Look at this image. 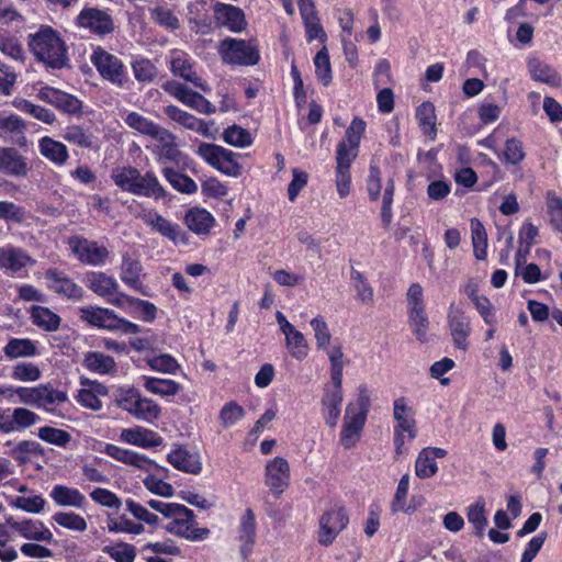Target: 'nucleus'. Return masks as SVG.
<instances>
[{
	"instance_id": "nucleus-49",
	"label": "nucleus",
	"mask_w": 562,
	"mask_h": 562,
	"mask_svg": "<svg viewBox=\"0 0 562 562\" xmlns=\"http://www.w3.org/2000/svg\"><path fill=\"white\" fill-rule=\"evenodd\" d=\"M65 140L81 148H92L94 136L80 125H70L63 134Z\"/></svg>"
},
{
	"instance_id": "nucleus-27",
	"label": "nucleus",
	"mask_w": 562,
	"mask_h": 562,
	"mask_svg": "<svg viewBox=\"0 0 562 562\" xmlns=\"http://www.w3.org/2000/svg\"><path fill=\"white\" fill-rule=\"evenodd\" d=\"M85 283L90 291L103 299L113 295L119 289L116 279L102 271H88Z\"/></svg>"
},
{
	"instance_id": "nucleus-1",
	"label": "nucleus",
	"mask_w": 562,
	"mask_h": 562,
	"mask_svg": "<svg viewBox=\"0 0 562 562\" xmlns=\"http://www.w3.org/2000/svg\"><path fill=\"white\" fill-rule=\"evenodd\" d=\"M146 505L153 510L160 513L165 518L171 519L166 526V531L184 538L189 541H203L211 535V530L204 527H196L195 515L192 509L178 503H166L158 499H149Z\"/></svg>"
},
{
	"instance_id": "nucleus-60",
	"label": "nucleus",
	"mask_w": 562,
	"mask_h": 562,
	"mask_svg": "<svg viewBox=\"0 0 562 562\" xmlns=\"http://www.w3.org/2000/svg\"><path fill=\"white\" fill-rule=\"evenodd\" d=\"M124 122L130 128L146 136H150L157 126V123L134 111L127 113Z\"/></svg>"
},
{
	"instance_id": "nucleus-28",
	"label": "nucleus",
	"mask_w": 562,
	"mask_h": 562,
	"mask_svg": "<svg viewBox=\"0 0 562 562\" xmlns=\"http://www.w3.org/2000/svg\"><path fill=\"white\" fill-rule=\"evenodd\" d=\"M143 221L161 236L170 239L171 241L176 244L184 241L186 234L181 231V227L176 223H171L159 213L151 211L143 217Z\"/></svg>"
},
{
	"instance_id": "nucleus-61",
	"label": "nucleus",
	"mask_w": 562,
	"mask_h": 562,
	"mask_svg": "<svg viewBox=\"0 0 562 562\" xmlns=\"http://www.w3.org/2000/svg\"><path fill=\"white\" fill-rule=\"evenodd\" d=\"M150 16L156 24L165 29L175 31L180 27L177 15L166 7H156L151 9Z\"/></svg>"
},
{
	"instance_id": "nucleus-13",
	"label": "nucleus",
	"mask_w": 562,
	"mask_h": 562,
	"mask_svg": "<svg viewBox=\"0 0 562 562\" xmlns=\"http://www.w3.org/2000/svg\"><path fill=\"white\" fill-rule=\"evenodd\" d=\"M47 289L55 294L71 301H80L83 299L85 291L64 271L57 268H49L45 271Z\"/></svg>"
},
{
	"instance_id": "nucleus-59",
	"label": "nucleus",
	"mask_w": 562,
	"mask_h": 562,
	"mask_svg": "<svg viewBox=\"0 0 562 562\" xmlns=\"http://www.w3.org/2000/svg\"><path fill=\"white\" fill-rule=\"evenodd\" d=\"M135 79L138 82H151L157 76V67L147 58H139L132 63Z\"/></svg>"
},
{
	"instance_id": "nucleus-9",
	"label": "nucleus",
	"mask_w": 562,
	"mask_h": 562,
	"mask_svg": "<svg viewBox=\"0 0 562 562\" xmlns=\"http://www.w3.org/2000/svg\"><path fill=\"white\" fill-rule=\"evenodd\" d=\"M351 125L347 127L342 140L337 145L336 150V187L340 198L350 193L351 181Z\"/></svg>"
},
{
	"instance_id": "nucleus-40",
	"label": "nucleus",
	"mask_w": 562,
	"mask_h": 562,
	"mask_svg": "<svg viewBox=\"0 0 562 562\" xmlns=\"http://www.w3.org/2000/svg\"><path fill=\"white\" fill-rule=\"evenodd\" d=\"M16 527L20 536L25 539L46 542L53 540V533L41 520L24 519Z\"/></svg>"
},
{
	"instance_id": "nucleus-12",
	"label": "nucleus",
	"mask_w": 562,
	"mask_h": 562,
	"mask_svg": "<svg viewBox=\"0 0 562 562\" xmlns=\"http://www.w3.org/2000/svg\"><path fill=\"white\" fill-rule=\"evenodd\" d=\"M37 98L63 113L78 116L82 114V101L60 89L45 86L38 90Z\"/></svg>"
},
{
	"instance_id": "nucleus-63",
	"label": "nucleus",
	"mask_w": 562,
	"mask_h": 562,
	"mask_svg": "<svg viewBox=\"0 0 562 562\" xmlns=\"http://www.w3.org/2000/svg\"><path fill=\"white\" fill-rule=\"evenodd\" d=\"M12 379L22 382H34L42 376L40 368L32 362H19L13 367Z\"/></svg>"
},
{
	"instance_id": "nucleus-24",
	"label": "nucleus",
	"mask_w": 562,
	"mask_h": 562,
	"mask_svg": "<svg viewBox=\"0 0 562 562\" xmlns=\"http://www.w3.org/2000/svg\"><path fill=\"white\" fill-rule=\"evenodd\" d=\"M167 461L177 470L198 475L202 471V462L198 453L178 446L167 454Z\"/></svg>"
},
{
	"instance_id": "nucleus-44",
	"label": "nucleus",
	"mask_w": 562,
	"mask_h": 562,
	"mask_svg": "<svg viewBox=\"0 0 562 562\" xmlns=\"http://www.w3.org/2000/svg\"><path fill=\"white\" fill-rule=\"evenodd\" d=\"M467 518L468 521L473 525L475 536L482 538L488 524L485 514V503L483 499H480L468 507Z\"/></svg>"
},
{
	"instance_id": "nucleus-22",
	"label": "nucleus",
	"mask_w": 562,
	"mask_h": 562,
	"mask_svg": "<svg viewBox=\"0 0 562 562\" xmlns=\"http://www.w3.org/2000/svg\"><path fill=\"white\" fill-rule=\"evenodd\" d=\"M214 19L218 24L235 33H240L247 25L244 11L233 4L215 2Z\"/></svg>"
},
{
	"instance_id": "nucleus-21",
	"label": "nucleus",
	"mask_w": 562,
	"mask_h": 562,
	"mask_svg": "<svg viewBox=\"0 0 562 562\" xmlns=\"http://www.w3.org/2000/svg\"><path fill=\"white\" fill-rule=\"evenodd\" d=\"M372 404V392L368 385L360 384L353 407V445L360 440Z\"/></svg>"
},
{
	"instance_id": "nucleus-35",
	"label": "nucleus",
	"mask_w": 562,
	"mask_h": 562,
	"mask_svg": "<svg viewBox=\"0 0 562 562\" xmlns=\"http://www.w3.org/2000/svg\"><path fill=\"white\" fill-rule=\"evenodd\" d=\"M49 496L59 506H71L83 509L87 505V499L79 490L60 484L53 487Z\"/></svg>"
},
{
	"instance_id": "nucleus-54",
	"label": "nucleus",
	"mask_w": 562,
	"mask_h": 562,
	"mask_svg": "<svg viewBox=\"0 0 562 562\" xmlns=\"http://www.w3.org/2000/svg\"><path fill=\"white\" fill-rule=\"evenodd\" d=\"M126 510L131 513V515L153 528H157L159 526L160 519L156 514L150 513L144 505L134 501L133 498L125 499Z\"/></svg>"
},
{
	"instance_id": "nucleus-2",
	"label": "nucleus",
	"mask_w": 562,
	"mask_h": 562,
	"mask_svg": "<svg viewBox=\"0 0 562 562\" xmlns=\"http://www.w3.org/2000/svg\"><path fill=\"white\" fill-rule=\"evenodd\" d=\"M30 50L35 58L49 69L69 66L68 50L59 33L50 26H42L27 37Z\"/></svg>"
},
{
	"instance_id": "nucleus-45",
	"label": "nucleus",
	"mask_w": 562,
	"mask_h": 562,
	"mask_svg": "<svg viewBox=\"0 0 562 562\" xmlns=\"http://www.w3.org/2000/svg\"><path fill=\"white\" fill-rule=\"evenodd\" d=\"M223 139L226 144L239 148L248 147L254 142L250 132L236 124L224 130Z\"/></svg>"
},
{
	"instance_id": "nucleus-55",
	"label": "nucleus",
	"mask_w": 562,
	"mask_h": 562,
	"mask_svg": "<svg viewBox=\"0 0 562 562\" xmlns=\"http://www.w3.org/2000/svg\"><path fill=\"white\" fill-rule=\"evenodd\" d=\"M315 74L317 79L328 86L331 80V68L327 48L324 46L314 57Z\"/></svg>"
},
{
	"instance_id": "nucleus-58",
	"label": "nucleus",
	"mask_w": 562,
	"mask_h": 562,
	"mask_svg": "<svg viewBox=\"0 0 562 562\" xmlns=\"http://www.w3.org/2000/svg\"><path fill=\"white\" fill-rule=\"evenodd\" d=\"M44 456V448L34 440H22L11 451V457L20 464L26 462V456Z\"/></svg>"
},
{
	"instance_id": "nucleus-5",
	"label": "nucleus",
	"mask_w": 562,
	"mask_h": 562,
	"mask_svg": "<svg viewBox=\"0 0 562 562\" xmlns=\"http://www.w3.org/2000/svg\"><path fill=\"white\" fill-rule=\"evenodd\" d=\"M195 154L225 176L234 178L241 176L243 166L238 162V158L241 156L239 153L217 144L202 142L195 149Z\"/></svg>"
},
{
	"instance_id": "nucleus-42",
	"label": "nucleus",
	"mask_w": 562,
	"mask_h": 562,
	"mask_svg": "<svg viewBox=\"0 0 562 562\" xmlns=\"http://www.w3.org/2000/svg\"><path fill=\"white\" fill-rule=\"evenodd\" d=\"M13 105L21 112L32 115L34 119L45 123L53 124L56 122V115L49 109L32 103L26 99H16Z\"/></svg>"
},
{
	"instance_id": "nucleus-26",
	"label": "nucleus",
	"mask_w": 562,
	"mask_h": 562,
	"mask_svg": "<svg viewBox=\"0 0 562 562\" xmlns=\"http://www.w3.org/2000/svg\"><path fill=\"white\" fill-rule=\"evenodd\" d=\"M0 171L7 176L25 177L29 171L25 158L13 147L0 149Z\"/></svg>"
},
{
	"instance_id": "nucleus-37",
	"label": "nucleus",
	"mask_w": 562,
	"mask_h": 562,
	"mask_svg": "<svg viewBox=\"0 0 562 562\" xmlns=\"http://www.w3.org/2000/svg\"><path fill=\"white\" fill-rule=\"evenodd\" d=\"M140 171L133 166L116 167L111 172L114 184L124 192L134 194Z\"/></svg>"
},
{
	"instance_id": "nucleus-3",
	"label": "nucleus",
	"mask_w": 562,
	"mask_h": 562,
	"mask_svg": "<svg viewBox=\"0 0 562 562\" xmlns=\"http://www.w3.org/2000/svg\"><path fill=\"white\" fill-rule=\"evenodd\" d=\"M80 321L90 327L123 334H138L143 329L139 325L119 316L113 310L98 305H89L79 308Z\"/></svg>"
},
{
	"instance_id": "nucleus-8",
	"label": "nucleus",
	"mask_w": 562,
	"mask_h": 562,
	"mask_svg": "<svg viewBox=\"0 0 562 562\" xmlns=\"http://www.w3.org/2000/svg\"><path fill=\"white\" fill-rule=\"evenodd\" d=\"M218 53L225 64L255 66L260 60L256 46L241 38L226 37L220 42Z\"/></svg>"
},
{
	"instance_id": "nucleus-51",
	"label": "nucleus",
	"mask_w": 562,
	"mask_h": 562,
	"mask_svg": "<svg viewBox=\"0 0 562 562\" xmlns=\"http://www.w3.org/2000/svg\"><path fill=\"white\" fill-rule=\"evenodd\" d=\"M102 552L106 553L115 562H134L136 558L135 547L126 542L104 546Z\"/></svg>"
},
{
	"instance_id": "nucleus-64",
	"label": "nucleus",
	"mask_w": 562,
	"mask_h": 562,
	"mask_svg": "<svg viewBox=\"0 0 562 562\" xmlns=\"http://www.w3.org/2000/svg\"><path fill=\"white\" fill-rule=\"evenodd\" d=\"M245 409L238 403L232 401L226 403L221 412L220 419L224 427H231L244 418Z\"/></svg>"
},
{
	"instance_id": "nucleus-18",
	"label": "nucleus",
	"mask_w": 562,
	"mask_h": 562,
	"mask_svg": "<svg viewBox=\"0 0 562 562\" xmlns=\"http://www.w3.org/2000/svg\"><path fill=\"white\" fill-rule=\"evenodd\" d=\"M448 326L456 348L468 350V338L471 334L469 317L461 310L451 304L448 313Z\"/></svg>"
},
{
	"instance_id": "nucleus-39",
	"label": "nucleus",
	"mask_w": 562,
	"mask_h": 562,
	"mask_svg": "<svg viewBox=\"0 0 562 562\" xmlns=\"http://www.w3.org/2000/svg\"><path fill=\"white\" fill-rule=\"evenodd\" d=\"M161 173L169 184L180 193L194 194L198 191V186L192 178L172 167L162 168Z\"/></svg>"
},
{
	"instance_id": "nucleus-53",
	"label": "nucleus",
	"mask_w": 562,
	"mask_h": 562,
	"mask_svg": "<svg viewBox=\"0 0 562 562\" xmlns=\"http://www.w3.org/2000/svg\"><path fill=\"white\" fill-rule=\"evenodd\" d=\"M11 416L14 431L24 430L42 420L40 415L25 407H16L12 409Z\"/></svg>"
},
{
	"instance_id": "nucleus-56",
	"label": "nucleus",
	"mask_w": 562,
	"mask_h": 562,
	"mask_svg": "<svg viewBox=\"0 0 562 562\" xmlns=\"http://www.w3.org/2000/svg\"><path fill=\"white\" fill-rule=\"evenodd\" d=\"M286 347L296 360H303L307 356V342L304 335L294 329L285 335Z\"/></svg>"
},
{
	"instance_id": "nucleus-25",
	"label": "nucleus",
	"mask_w": 562,
	"mask_h": 562,
	"mask_svg": "<svg viewBox=\"0 0 562 562\" xmlns=\"http://www.w3.org/2000/svg\"><path fill=\"white\" fill-rule=\"evenodd\" d=\"M447 456V451L442 448L427 447L424 448L415 462V473L419 479H429L434 476L438 467L436 459H442Z\"/></svg>"
},
{
	"instance_id": "nucleus-20",
	"label": "nucleus",
	"mask_w": 562,
	"mask_h": 562,
	"mask_svg": "<svg viewBox=\"0 0 562 562\" xmlns=\"http://www.w3.org/2000/svg\"><path fill=\"white\" fill-rule=\"evenodd\" d=\"M290 467L284 458L276 457L266 465V484L279 497L289 485Z\"/></svg>"
},
{
	"instance_id": "nucleus-48",
	"label": "nucleus",
	"mask_w": 562,
	"mask_h": 562,
	"mask_svg": "<svg viewBox=\"0 0 562 562\" xmlns=\"http://www.w3.org/2000/svg\"><path fill=\"white\" fill-rule=\"evenodd\" d=\"M147 366L153 370L165 374H176L180 370L177 359L169 353H160L146 358Z\"/></svg>"
},
{
	"instance_id": "nucleus-57",
	"label": "nucleus",
	"mask_w": 562,
	"mask_h": 562,
	"mask_svg": "<svg viewBox=\"0 0 562 562\" xmlns=\"http://www.w3.org/2000/svg\"><path fill=\"white\" fill-rule=\"evenodd\" d=\"M53 519L56 524L69 530L82 532L87 529L85 518L74 512H58L53 516Z\"/></svg>"
},
{
	"instance_id": "nucleus-32",
	"label": "nucleus",
	"mask_w": 562,
	"mask_h": 562,
	"mask_svg": "<svg viewBox=\"0 0 562 562\" xmlns=\"http://www.w3.org/2000/svg\"><path fill=\"white\" fill-rule=\"evenodd\" d=\"M38 150L43 157L56 166L65 165L69 158L67 146L49 136L38 140Z\"/></svg>"
},
{
	"instance_id": "nucleus-19",
	"label": "nucleus",
	"mask_w": 562,
	"mask_h": 562,
	"mask_svg": "<svg viewBox=\"0 0 562 562\" xmlns=\"http://www.w3.org/2000/svg\"><path fill=\"white\" fill-rule=\"evenodd\" d=\"M143 272V266L137 258H134L128 252L122 255V263H121V280L132 290L138 292L144 296H149V289L145 285L140 276Z\"/></svg>"
},
{
	"instance_id": "nucleus-33",
	"label": "nucleus",
	"mask_w": 562,
	"mask_h": 562,
	"mask_svg": "<svg viewBox=\"0 0 562 562\" xmlns=\"http://www.w3.org/2000/svg\"><path fill=\"white\" fill-rule=\"evenodd\" d=\"M82 366L92 373L100 375L115 372L116 363L113 357L100 351H88L83 355Z\"/></svg>"
},
{
	"instance_id": "nucleus-30",
	"label": "nucleus",
	"mask_w": 562,
	"mask_h": 562,
	"mask_svg": "<svg viewBox=\"0 0 562 562\" xmlns=\"http://www.w3.org/2000/svg\"><path fill=\"white\" fill-rule=\"evenodd\" d=\"M136 188L134 195L137 196L154 198L155 200H166L170 196L153 171L140 173Z\"/></svg>"
},
{
	"instance_id": "nucleus-10",
	"label": "nucleus",
	"mask_w": 562,
	"mask_h": 562,
	"mask_svg": "<svg viewBox=\"0 0 562 562\" xmlns=\"http://www.w3.org/2000/svg\"><path fill=\"white\" fill-rule=\"evenodd\" d=\"M68 245L76 258L83 265L101 267L104 265L110 251L94 240L74 235L68 238Z\"/></svg>"
},
{
	"instance_id": "nucleus-29",
	"label": "nucleus",
	"mask_w": 562,
	"mask_h": 562,
	"mask_svg": "<svg viewBox=\"0 0 562 562\" xmlns=\"http://www.w3.org/2000/svg\"><path fill=\"white\" fill-rule=\"evenodd\" d=\"M184 224L196 235H207L215 225V218L205 209L191 207L186 212Z\"/></svg>"
},
{
	"instance_id": "nucleus-7",
	"label": "nucleus",
	"mask_w": 562,
	"mask_h": 562,
	"mask_svg": "<svg viewBox=\"0 0 562 562\" xmlns=\"http://www.w3.org/2000/svg\"><path fill=\"white\" fill-rule=\"evenodd\" d=\"M75 24L79 29L87 30L90 34L101 38L111 35L115 30L111 9H102L88 4L85 5L76 16Z\"/></svg>"
},
{
	"instance_id": "nucleus-14",
	"label": "nucleus",
	"mask_w": 562,
	"mask_h": 562,
	"mask_svg": "<svg viewBox=\"0 0 562 562\" xmlns=\"http://www.w3.org/2000/svg\"><path fill=\"white\" fill-rule=\"evenodd\" d=\"M349 517L342 507L330 508L319 519L318 541L323 546L333 543L337 535L348 525Z\"/></svg>"
},
{
	"instance_id": "nucleus-6",
	"label": "nucleus",
	"mask_w": 562,
	"mask_h": 562,
	"mask_svg": "<svg viewBox=\"0 0 562 562\" xmlns=\"http://www.w3.org/2000/svg\"><path fill=\"white\" fill-rule=\"evenodd\" d=\"M90 59L102 79L117 88L128 87L131 79L127 68L117 56L98 47Z\"/></svg>"
},
{
	"instance_id": "nucleus-50",
	"label": "nucleus",
	"mask_w": 562,
	"mask_h": 562,
	"mask_svg": "<svg viewBox=\"0 0 562 562\" xmlns=\"http://www.w3.org/2000/svg\"><path fill=\"white\" fill-rule=\"evenodd\" d=\"M37 437L47 443L61 448H66L71 441V435L68 431L52 426L38 428Z\"/></svg>"
},
{
	"instance_id": "nucleus-47",
	"label": "nucleus",
	"mask_w": 562,
	"mask_h": 562,
	"mask_svg": "<svg viewBox=\"0 0 562 562\" xmlns=\"http://www.w3.org/2000/svg\"><path fill=\"white\" fill-rule=\"evenodd\" d=\"M164 113L172 121L177 122L181 126L194 131L200 130L201 120L193 114L181 110L177 105L169 104L164 108Z\"/></svg>"
},
{
	"instance_id": "nucleus-31",
	"label": "nucleus",
	"mask_w": 562,
	"mask_h": 562,
	"mask_svg": "<svg viewBox=\"0 0 562 562\" xmlns=\"http://www.w3.org/2000/svg\"><path fill=\"white\" fill-rule=\"evenodd\" d=\"M33 325L44 331H57L61 324V317L47 306L32 305L29 310Z\"/></svg>"
},
{
	"instance_id": "nucleus-34",
	"label": "nucleus",
	"mask_w": 562,
	"mask_h": 562,
	"mask_svg": "<svg viewBox=\"0 0 562 562\" xmlns=\"http://www.w3.org/2000/svg\"><path fill=\"white\" fill-rule=\"evenodd\" d=\"M528 70L535 81L543 82L552 87H559L561 85V76L559 72L552 66L537 57L529 58Z\"/></svg>"
},
{
	"instance_id": "nucleus-41",
	"label": "nucleus",
	"mask_w": 562,
	"mask_h": 562,
	"mask_svg": "<svg viewBox=\"0 0 562 562\" xmlns=\"http://www.w3.org/2000/svg\"><path fill=\"white\" fill-rule=\"evenodd\" d=\"M416 117L424 134L434 139L437 134L435 105L428 101L423 102L417 108Z\"/></svg>"
},
{
	"instance_id": "nucleus-52",
	"label": "nucleus",
	"mask_w": 562,
	"mask_h": 562,
	"mask_svg": "<svg viewBox=\"0 0 562 562\" xmlns=\"http://www.w3.org/2000/svg\"><path fill=\"white\" fill-rule=\"evenodd\" d=\"M132 415L147 423H154L161 415L160 406L151 398L140 397L139 407H135Z\"/></svg>"
},
{
	"instance_id": "nucleus-23",
	"label": "nucleus",
	"mask_w": 562,
	"mask_h": 562,
	"mask_svg": "<svg viewBox=\"0 0 562 562\" xmlns=\"http://www.w3.org/2000/svg\"><path fill=\"white\" fill-rule=\"evenodd\" d=\"M120 440L144 449L156 448L164 443V438L157 431L142 426L123 429Z\"/></svg>"
},
{
	"instance_id": "nucleus-36",
	"label": "nucleus",
	"mask_w": 562,
	"mask_h": 562,
	"mask_svg": "<svg viewBox=\"0 0 562 562\" xmlns=\"http://www.w3.org/2000/svg\"><path fill=\"white\" fill-rule=\"evenodd\" d=\"M3 353L9 359L35 357L40 355L37 341L30 338H10L3 347Z\"/></svg>"
},
{
	"instance_id": "nucleus-17",
	"label": "nucleus",
	"mask_w": 562,
	"mask_h": 562,
	"mask_svg": "<svg viewBox=\"0 0 562 562\" xmlns=\"http://www.w3.org/2000/svg\"><path fill=\"white\" fill-rule=\"evenodd\" d=\"M214 0H195L188 4V21L192 29L201 34H207L213 27Z\"/></svg>"
},
{
	"instance_id": "nucleus-4",
	"label": "nucleus",
	"mask_w": 562,
	"mask_h": 562,
	"mask_svg": "<svg viewBox=\"0 0 562 562\" xmlns=\"http://www.w3.org/2000/svg\"><path fill=\"white\" fill-rule=\"evenodd\" d=\"M393 418L395 425L393 428V443L395 458L407 453L405 439L414 440L417 437V422L415 411L408 405L406 397H397L393 401Z\"/></svg>"
},
{
	"instance_id": "nucleus-38",
	"label": "nucleus",
	"mask_w": 562,
	"mask_h": 562,
	"mask_svg": "<svg viewBox=\"0 0 562 562\" xmlns=\"http://www.w3.org/2000/svg\"><path fill=\"white\" fill-rule=\"evenodd\" d=\"M143 386L151 394L159 396H173L181 390L180 383L170 379H160L155 376L143 375Z\"/></svg>"
},
{
	"instance_id": "nucleus-16",
	"label": "nucleus",
	"mask_w": 562,
	"mask_h": 562,
	"mask_svg": "<svg viewBox=\"0 0 562 562\" xmlns=\"http://www.w3.org/2000/svg\"><path fill=\"white\" fill-rule=\"evenodd\" d=\"M35 262V259L23 248L12 245L0 247V270L8 276L18 274L26 267L34 266Z\"/></svg>"
},
{
	"instance_id": "nucleus-43",
	"label": "nucleus",
	"mask_w": 562,
	"mask_h": 562,
	"mask_svg": "<svg viewBox=\"0 0 562 562\" xmlns=\"http://www.w3.org/2000/svg\"><path fill=\"white\" fill-rule=\"evenodd\" d=\"M471 238L474 257L477 260H485L487 256V234L484 225L477 218L471 220Z\"/></svg>"
},
{
	"instance_id": "nucleus-15",
	"label": "nucleus",
	"mask_w": 562,
	"mask_h": 562,
	"mask_svg": "<svg viewBox=\"0 0 562 562\" xmlns=\"http://www.w3.org/2000/svg\"><path fill=\"white\" fill-rule=\"evenodd\" d=\"M94 450L100 453H104L126 465H132L146 472H149L147 464H155V461L147 458L145 454H140L130 449L121 448L113 443L99 441L97 446H94Z\"/></svg>"
},
{
	"instance_id": "nucleus-11",
	"label": "nucleus",
	"mask_w": 562,
	"mask_h": 562,
	"mask_svg": "<svg viewBox=\"0 0 562 562\" xmlns=\"http://www.w3.org/2000/svg\"><path fill=\"white\" fill-rule=\"evenodd\" d=\"M167 63L170 72L178 78H181L186 82L192 83L194 87L200 88L204 92L210 89L206 83L196 75L194 69L195 61L184 50L172 49L167 56Z\"/></svg>"
},
{
	"instance_id": "nucleus-62",
	"label": "nucleus",
	"mask_w": 562,
	"mask_h": 562,
	"mask_svg": "<svg viewBox=\"0 0 562 562\" xmlns=\"http://www.w3.org/2000/svg\"><path fill=\"white\" fill-rule=\"evenodd\" d=\"M142 395L138 390L134 387L119 389L115 402L120 408L133 413L135 407H139V400Z\"/></svg>"
},
{
	"instance_id": "nucleus-46",
	"label": "nucleus",
	"mask_w": 562,
	"mask_h": 562,
	"mask_svg": "<svg viewBox=\"0 0 562 562\" xmlns=\"http://www.w3.org/2000/svg\"><path fill=\"white\" fill-rule=\"evenodd\" d=\"M408 324L412 328L417 340L420 342L427 341V331L429 327V319L425 308L408 311Z\"/></svg>"
}]
</instances>
